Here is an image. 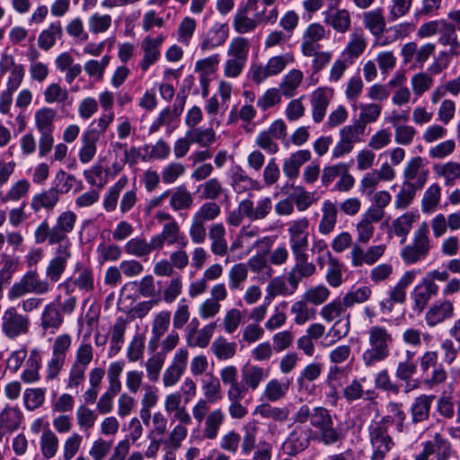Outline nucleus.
Returning <instances> with one entry per match:
<instances>
[{"label": "nucleus", "mask_w": 460, "mask_h": 460, "mask_svg": "<svg viewBox=\"0 0 460 460\" xmlns=\"http://www.w3.org/2000/svg\"><path fill=\"white\" fill-rule=\"evenodd\" d=\"M228 38V26L226 24H219L212 27L204 36L200 49L202 51L212 50L223 45Z\"/></svg>", "instance_id": "c9c22d12"}, {"label": "nucleus", "mask_w": 460, "mask_h": 460, "mask_svg": "<svg viewBox=\"0 0 460 460\" xmlns=\"http://www.w3.org/2000/svg\"><path fill=\"white\" fill-rule=\"evenodd\" d=\"M77 299L69 296L64 301L58 295L52 302L44 305L40 314V326L44 331L58 330L64 323L63 314H71L76 306Z\"/></svg>", "instance_id": "7ed1b4c3"}, {"label": "nucleus", "mask_w": 460, "mask_h": 460, "mask_svg": "<svg viewBox=\"0 0 460 460\" xmlns=\"http://www.w3.org/2000/svg\"><path fill=\"white\" fill-rule=\"evenodd\" d=\"M385 244L371 245L364 250L359 244L355 243L349 252L350 263L353 267H362L364 264L372 266L385 254Z\"/></svg>", "instance_id": "2eb2a0df"}, {"label": "nucleus", "mask_w": 460, "mask_h": 460, "mask_svg": "<svg viewBox=\"0 0 460 460\" xmlns=\"http://www.w3.org/2000/svg\"><path fill=\"white\" fill-rule=\"evenodd\" d=\"M287 283L288 280L283 276L271 279L266 287V296L264 299L270 304L271 300L278 296H287L293 295L297 288L289 286V284L288 285Z\"/></svg>", "instance_id": "a19ab883"}, {"label": "nucleus", "mask_w": 460, "mask_h": 460, "mask_svg": "<svg viewBox=\"0 0 460 460\" xmlns=\"http://www.w3.org/2000/svg\"><path fill=\"white\" fill-rule=\"evenodd\" d=\"M100 140V133L97 128H89L85 130L82 137V146L79 150L78 156L82 164L90 163L96 155L97 143Z\"/></svg>", "instance_id": "c756f323"}, {"label": "nucleus", "mask_w": 460, "mask_h": 460, "mask_svg": "<svg viewBox=\"0 0 460 460\" xmlns=\"http://www.w3.org/2000/svg\"><path fill=\"white\" fill-rule=\"evenodd\" d=\"M23 420V413L17 406L6 405L0 411V426L6 429L8 432L16 431Z\"/></svg>", "instance_id": "c03bdc74"}, {"label": "nucleus", "mask_w": 460, "mask_h": 460, "mask_svg": "<svg viewBox=\"0 0 460 460\" xmlns=\"http://www.w3.org/2000/svg\"><path fill=\"white\" fill-rule=\"evenodd\" d=\"M443 47L451 49V54L460 57V40L457 38L456 27L447 20L438 40Z\"/></svg>", "instance_id": "8fccbe9b"}, {"label": "nucleus", "mask_w": 460, "mask_h": 460, "mask_svg": "<svg viewBox=\"0 0 460 460\" xmlns=\"http://www.w3.org/2000/svg\"><path fill=\"white\" fill-rule=\"evenodd\" d=\"M288 389V382H280L276 378L270 379L264 386L261 400L270 402H278L287 395Z\"/></svg>", "instance_id": "3c124183"}, {"label": "nucleus", "mask_w": 460, "mask_h": 460, "mask_svg": "<svg viewBox=\"0 0 460 460\" xmlns=\"http://www.w3.org/2000/svg\"><path fill=\"white\" fill-rule=\"evenodd\" d=\"M189 352L186 349H179L163 374V385L164 387L174 386L184 374L187 367Z\"/></svg>", "instance_id": "a211bd4d"}, {"label": "nucleus", "mask_w": 460, "mask_h": 460, "mask_svg": "<svg viewBox=\"0 0 460 460\" xmlns=\"http://www.w3.org/2000/svg\"><path fill=\"white\" fill-rule=\"evenodd\" d=\"M40 358L38 351L33 349L26 361V367L21 375V379L26 384L35 383L40 380Z\"/></svg>", "instance_id": "e2e57ef3"}, {"label": "nucleus", "mask_w": 460, "mask_h": 460, "mask_svg": "<svg viewBox=\"0 0 460 460\" xmlns=\"http://www.w3.org/2000/svg\"><path fill=\"white\" fill-rule=\"evenodd\" d=\"M63 36V29L60 22H51L43 30L38 38V45L43 50L50 49Z\"/></svg>", "instance_id": "de8ad7c7"}, {"label": "nucleus", "mask_w": 460, "mask_h": 460, "mask_svg": "<svg viewBox=\"0 0 460 460\" xmlns=\"http://www.w3.org/2000/svg\"><path fill=\"white\" fill-rule=\"evenodd\" d=\"M304 79V74L299 69L289 70L279 83V89L286 98L294 97Z\"/></svg>", "instance_id": "ea45409f"}, {"label": "nucleus", "mask_w": 460, "mask_h": 460, "mask_svg": "<svg viewBox=\"0 0 460 460\" xmlns=\"http://www.w3.org/2000/svg\"><path fill=\"white\" fill-rule=\"evenodd\" d=\"M76 222V215L72 211L62 212L57 218L56 224L53 226L52 239L54 242H58L59 244H64L69 242L66 239L68 233L72 232Z\"/></svg>", "instance_id": "bb28decb"}, {"label": "nucleus", "mask_w": 460, "mask_h": 460, "mask_svg": "<svg viewBox=\"0 0 460 460\" xmlns=\"http://www.w3.org/2000/svg\"><path fill=\"white\" fill-rule=\"evenodd\" d=\"M220 382L227 386L226 394L243 392V385L239 381L238 369L234 365H227L219 370Z\"/></svg>", "instance_id": "864d4df0"}, {"label": "nucleus", "mask_w": 460, "mask_h": 460, "mask_svg": "<svg viewBox=\"0 0 460 460\" xmlns=\"http://www.w3.org/2000/svg\"><path fill=\"white\" fill-rule=\"evenodd\" d=\"M225 420L226 415L221 408L211 411L204 420V428L202 429L203 438L208 440L216 439Z\"/></svg>", "instance_id": "e433bc0d"}, {"label": "nucleus", "mask_w": 460, "mask_h": 460, "mask_svg": "<svg viewBox=\"0 0 460 460\" xmlns=\"http://www.w3.org/2000/svg\"><path fill=\"white\" fill-rule=\"evenodd\" d=\"M311 159L309 150H298L293 153L283 163V172L287 178L296 179L299 175L300 167Z\"/></svg>", "instance_id": "4c0bfd02"}, {"label": "nucleus", "mask_w": 460, "mask_h": 460, "mask_svg": "<svg viewBox=\"0 0 460 460\" xmlns=\"http://www.w3.org/2000/svg\"><path fill=\"white\" fill-rule=\"evenodd\" d=\"M59 200V191L57 188H50L34 195L31 201V208L35 212L41 208L51 209Z\"/></svg>", "instance_id": "49530a36"}, {"label": "nucleus", "mask_w": 460, "mask_h": 460, "mask_svg": "<svg viewBox=\"0 0 460 460\" xmlns=\"http://www.w3.org/2000/svg\"><path fill=\"white\" fill-rule=\"evenodd\" d=\"M169 195V204L173 211L188 210L193 205V194L185 186L175 188Z\"/></svg>", "instance_id": "37998d69"}, {"label": "nucleus", "mask_w": 460, "mask_h": 460, "mask_svg": "<svg viewBox=\"0 0 460 460\" xmlns=\"http://www.w3.org/2000/svg\"><path fill=\"white\" fill-rule=\"evenodd\" d=\"M239 208L243 209L245 217L250 221H260L270 216L273 209V201L269 196L262 197L256 202L244 199L239 202Z\"/></svg>", "instance_id": "dca6fc26"}, {"label": "nucleus", "mask_w": 460, "mask_h": 460, "mask_svg": "<svg viewBox=\"0 0 460 460\" xmlns=\"http://www.w3.org/2000/svg\"><path fill=\"white\" fill-rule=\"evenodd\" d=\"M332 97L333 90L330 87H319L312 93L310 103L312 118L315 123H320L324 119Z\"/></svg>", "instance_id": "412c9836"}, {"label": "nucleus", "mask_w": 460, "mask_h": 460, "mask_svg": "<svg viewBox=\"0 0 460 460\" xmlns=\"http://www.w3.org/2000/svg\"><path fill=\"white\" fill-rule=\"evenodd\" d=\"M435 176L442 179L445 186L452 187L460 181V163L447 161L437 163L432 166Z\"/></svg>", "instance_id": "7c9ffc66"}, {"label": "nucleus", "mask_w": 460, "mask_h": 460, "mask_svg": "<svg viewBox=\"0 0 460 460\" xmlns=\"http://www.w3.org/2000/svg\"><path fill=\"white\" fill-rule=\"evenodd\" d=\"M69 242L59 244L56 249L55 256L49 261L46 269V277L52 282H58L64 273L68 260L71 258Z\"/></svg>", "instance_id": "6ab92c4d"}, {"label": "nucleus", "mask_w": 460, "mask_h": 460, "mask_svg": "<svg viewBox=\"0 0 460 460\" xmlns=\"http://www.w3.org/2000/svg\"><path fill=\"white\" fill-rule=\"evenodd\" d=\"M347 307L343 300L334 299L324 305L320 311L321 317L326 323L335 321L329 330V334L334 337L336 341L346 337L350 329L349 314L344 315Z\"/></svg>", "instance_id": "20e7f679"}, {"label": "nucleus", "mask_w": 460, "mask_h": 460, "mask_svg": "<svg viewBox=\"0 0 460 460\" xmlns=\"http://www.w3.org/2000/svg\"><path fill=\"white\" fill-rule=\"evenodd\" d=\"M310 424L317 430L316 438L324 446L333 445L343 438L342 432L334 427L331 411L324 407L312 409Z\"/></svg>", "instance_id": "39448f33"}, {"label": "nucleus", "mask_w": 460, "mask_h": 460, "mask_svg": "<svg viewBox=\"0 0 460 460\" xmlns=\"http://www.w3.org/2000/svg\"><path fill=\"white\" fill-rule=\"evenodd\" d=\"M367 38L362 30H358L350 34L349 40L342 51V56L350 64L358 58L367 49Z\"/></svg>", "instance_id": "473e14b6"}, {"label": "nucleus", "mask_w": 460, "mask_h": 460, "mask_svg": "<svg viewBox=\"0 0 460 460\" xmlns=\"http://www.w3.org/2000/svg\"><path fill=\"white\" fill-rule=\"evenodd\" d=\"M171 322V313L166 310L157 313L152 322L151 333L148 347L155 350L160 339L167 332Z\"/></svg>", "instance_id": "f704fd0d"}, {"label": "nucleus", "mask_w": 460, "mask_h": 460, "mask_svg": "<svg viewBox=\"0 0 460 460\" xmlns=\"http://www.w3.org/2000/svg\"><path fill=\"white\" fill-rule=\"evenodd\" d=\"M368 348L362 354V362L367 367H373L390 356L394 336L385 326L373 325L367 332Z\"/></svg>", "instance_id": "f257e3e1"}, {"label": "nucleus", "mask_w": 460, "mask_h": 460, "mask_svg": "<svg viewBox=\"0 0 460 460\" xmlns=\"http://www.w3.org/2000/svg\"><path fill=\"white\" fill-rule=\"evenodd\" d=\"M290 312L294 315V323L296 325H304L306 322L313 320L315 316L314 309L309 308L308 303L303 298L295 301L290 307Z\"/></svg>", "instance_id": "338daca9"}, {"label": "nucleus", "mask_w": 460, "mask_h": 460, "mask_svg": "<svg viewBox=\"0 0 460 460\" xmlns=\"http://www.w3.org/2000/svg\"><path fill=\"white\" fill-rule=\"evenodd\" d=\"M436 44L433 42H425L420 46L415 41L405 43L401 49V56L404 64L413 63L419 67L424 64L435 54Z\"/></svg>", "instance_id": "9b49d317"}, {"label": "nucleus", "mask_w": 460, "mask_h": 460, "mask_svg": "<svg viewBox=\"0 0 460 460\" xmlns=\"http://www.w3.org/2000/svg\"><path fill=\"white\" fill-rule=\"evenodd\" d=\"M249 12L245 9H238L233 20L234 31L239 34H245L253 31L262 22L264 12L256 13L249 17Z\"/></svg>", "instance_id": "cd10ccee"}, {"label": "nucleus", "mask_w": 460, "mask_h": 460, "mask_svg": "<svg viewBox=\"0 0 460 460\" xmlns=\"http://www.w3.org/2000/svg\"><path fill=\"white\" fill-rule=\"evenodd\" d=\"M269 376V371L259 366H250L242 370V385L243 394L247 395L248 391L257 390L261 383Z\"/></svg>", "instance_id": "c85d7f7f"}, {"label": "nucleus", "mask_w": 460, "mask_h": 460, "mask_svg": "<svg viewBox=\"0 0 460 460\" xmlns=\"http://www.w3.org/2000/svg\"><path fill=\"white\" fill-rule=\"evenodd\" d=\"M292 190L289 198L293 200L298 211H305L314 203V192L307 191L302 186H292Z\"/></svg>", "instance_id": "0e129e2a"}, {"label": "nucleus", "mask_w": 460, "mask_h": 460, "mask_svg": "<svg viewBox=\"0 0 460 460\" xmlns=\"http://www.w3.org/2000/svg\"><path fill=\"white\" fill-rule=\"evenodd\" d=\"M226 235V230L222 223H215L208 227L210 251L214 255L223 257L227 254L228 244Z\"/></svg>", "instance_id": "2f4dec72"}, {"label": "nucleus", "mask_w": 460, "mask_h": 460, "mask_svg": "<svg viewBox=\"0 0 460 460\" xmlns=\"http://www.w3.org/2000/svg\"><path fill=\"white\" fill-rule=\"evenodd\" d=\"M31 321L28 315L20 314L13 306L7 308L1 317V330L4 336L15 340L29 332Z\"/></svg>", "instance_id": "1a4fd4ad"}, {"label": "nucleus", "mask_w": 460, "mask_h": 460, "mask_svg": "<svg viewBox=\"0 0 460 460\" xmlns=\"http://www.w3.org/2000/svg\"><path fill=\"white\" fill-rule=\"evenodd\" d=\"M295 264L287 274V280L289 286L298 288L303 279L313 276L316 271L315 265L309 261V256L306 252H292Z\"/></svg>", "instance_id": "f8f14e48"}, {"label": "nucleus", "mask_w": 460, "mask_h": 460, "mask_svg": "<svg viewBox=\"0 0 460 460\" xmlns=\"http://www.w3.org/2000/svg\"><path fill=\"white\" fill-rule=\"evenodd\" d=\"M391 423H393V420L390 415L370 423L368 427V438L372 448L370 460H384L387 453L394 447V440L388 434Z\"/></svg>", "instance_id": "f03ea898"}, {"label": "nucleus", "mask_w": 460, "mask_h": 460, "mask_svg": "<svg viewBox=\"0 0 460 460\" xmlns=\"http://www.w3.org/2000/svg\"><path fill=\"white\" fill-rule=\"evenodd\" d=\"M293 62L294 57L289 53L274 56L265 65L252 64L248 75L253 83L261 84L267 78L279 75L288 64Z\"/></svg>", "instance_id": "6e6552de"}, {"label": "nucleus", "mask_w": 460, "mask_h": 460, "mask_svg": "<svg viewBox=\"0 0 460 460\" xmlns=\"http://www.w3.org/2000/svg\"><path fill=\"white\" fill-rule=\"evenodd\" d=\"M323 22L338 33H345L351 27L350 13L344 8H327L323 12Z\"/></svg>", "instance_id": "5701e85b"}, {"label": "nucleus", "mask_w": 460, "mask_h": 460, "mask_svg": "<svg viewBox=\"0 0 460 460\" xmlns=\"http://www.w3.org/2000/svg\"><path fill=\"white\" fill-rule=\"evenodd\" d=\"M164 40L165 36L164 34H159L156 37L147 35L142 40L140 49L143 57L139 62V66L143 72H146L152 65L159 60L161 47Z\"/></svg>", "instance_id": "4468645a"}, {"label": "nucleus", "mask_w": 460, "mask_h": 460, "mask_svg": "<svg viewBox=\"0 0 460 460\" xmlns=\"http://www.w3.org/2000/svg\"><path fill=\"white\" fill-rule=\"evenodd\" d=\"M246 397L243 391L226 394V398L229 401L227 408L228 414L232 419L241 420L248 414V409L242 403V400Z\"/></svg>", "instance_id": "69168bd1"}, {"label": "nucleus", "mask_w": 460, "mask_h": 460, "mask_svg": "<svg viewBox=\"0 0 460 460\" xmlns=\"http://www.w3.org/2000/svg\"><path fill=\"white\" fill-rule=\"evenodd\" d=\"M50 290L51 286L47 280L40 279L36 270H29L10 288L7 296L13 301L30 293L43 295Z\"/></svg>", "instance_id": "423d86ee"}, {"label": "nucleus", "mask_w": 460, "mask_h": 460, "mask_svg": "<svg viewBox=\"0 0 460 460\" xmlns=\"http://www.w3.org/2000/svg\"><path fill=\"white\" fill-rule=\"evenodd\" d=\"M201 387L206 401L213 403L222 399L221 383L212 373L206 375Z\"/></svg>", "instance_id": "680f3d73"}, {"label": "nucleus", "mask_w": 460, "mask_h": 460, "mask_svg": "<svg viewBox=\"0 0 460 460\" xmlns=\"http://www.w3.org/2000/svg\"><path fill=\"white\" fill-rule=\"evenodd\" d=\"M429 225L422 222L415 230L413 242L401 251V257L406 264H413L426 258L430 249Z\"/></svg>", "instance_id": "0eeeda50"}, {"label": "nucleus", "mask_w": 460, "mask_h": 460, "mask_svg": "<svg viewBox=\"0 0 460 460\" xmlns=\"http://www.w3.org/2000/svg\"><path fill=\"white\" fill-rule=\"evenodd\" d=\"M309 220L306 217L293 220L288 228L289 244L292 252H306L308 241Z\"/></svg>", "instance_id": "f3484780"}, {"label": "nucleus", "mask_w": 460, "mask_h": 460, "mask_svg": "<svg viewBox=\"0 0 460 460\" xmlns=\"http://www.w3.org/2000/svg\"><path fill=\"white\" fill-rule=\"evenodd\" d=\"M254 415H260L263 419H270L276 422H285L289 416L287 407L273 406L268 402L257 405L253 411Z\"/></svg>", "instance_id": "5fc2aeb1"}, {"label": "nucleus", "mask_w": 460, "mask_h": 460, "mask_svg": "<svg viewBox=\"0 0 460 460\" xmlns=\"http://www.w3.org/2000/svg\"><path fill=\"white\" fill-rule=\"evenodd\" d=\"M441 199V187L438 183H432L424 191L421 199V211L424 214L434 212L438 207Z\"/></svg>", "instance_id": "052dcab7"}, {"label": "nucleus", "mask_w": 460, "mask_h": 460, "mask_svg": "<svg viewBox=\"0 0 460 460\" xmlns=\"http://www.w3.org/2000/svg\"><path fill=\"white\" fill-rule=\"evenodd\" d=\"M74 286L84 293L93 291L94 288V277L93 270L88 268H84L79 270L78 276L75 279H67L59 285V287L64 288L67 294L73 291Z\"/></svg>", "instance_id": "72a5a7b5"}, {"label": "nucleus", "mask_w": 460, "mask_h": 460, "mask_svg": "<svg viewBox=\"0 0 460 460\" xmlns=\"http://www.w3.org/2000/svg\"><path fill=\"white\" fill-rule=\"evenodd\" d=\"M339 208L336 202L324 199L321 207V218L318 232L322 235H328L333 232L338 222Z\"/></svg>", "instance_id": "393cba45"}, {"label": "nucleus", "mask_w": 460, "mask_h": 460, "mask_svg": "<svg viewBox=\"0 0 460 460\" xmlns=\"http://www.w3.org/2000/svg\"><path fill=\"white\" fill-rule=\"evenodd\" d=\"M248 269L245 263L238 262L234 264L228 270V288L231 291L243 290L244 283L248 279Z\"/></svg>", "instance_id": "6e6d98bb"}, {"label": "nucleus", "mask_w": 460, "mask_h": 460, "mask_svg": "<svg viewBox=\"0 0 460 460\" xmlns=\"http://www.w3.org/2000/svg\"><path fill=\"white\" fill-rule=\"evenodd\" d=\"M454 314V305L449 300L437 301L425 314V321L429 327H434L449 319Z\"/></svg>", "instance_id": "a878e982"}, {"label": "nucleus", "mask_w": 460, "mask_h": 460, "mask_svg": "<svg viewBox=\"0 0 460 460\" xmlns=\"http://www.w3.org/2000/svg\"><path fill=\"white\" fill-rule=\"evenodd\" d=\"M128 182V177L123 175L109 188L103 199V208L107 212H112L116 209L119 198Z\"/></svg>", "instance_id": "13d9d810"}, {"label": "nucleus", "mask_w": 460, "mask_h": 460, "mask_svg": "<svg viewBox=\"0 0 460 460\" xmlns=\"http://www.w3.org/2000/svg\"><path fill=\"white\" fill-rule=\"evenodd\" d=\"M438 286L432 280H423L411 293L413 301L412 311L417 314L423 312L432 296H437Z\"/></svg>", "instance_id": "4be33fe9"}, {"label": "nucleus", "mask_w": 460, "mask_h": 460, "mask_svg": "<svg viewBox=\"0 0 460 460\" xmlns=\"http://www.w3.org/2000/svg\"><path fill=\"white\" fill-rule=\"evenodd\" d=\"M57 111L50 107H43L35 111L34 122L39 132H53Z\"/></svg>", "instance_id": "4d7b16f0"}, {"label": "nucleus", "mask_w": 460, "mask_h": 460, "mask_svg": "<svg viewBox=\"0 0 460 460\" xmlns=\"http://www.w3.org/2000/svg\"><path fill=\"white\" fill-rule=\"evenodd\" d=\"M429 441L432 445L436 460H449L455 454L452 444L443 438L440 433H436L433 436V439Z\"/></svg>", "instance_id": "774afa93"}, {"label": "nucleus", "mask_w": 460, "mask_h": 460, "mask_svg": "<svg viewBox=\"0 0 460 460\" xmlns=\"http://www.w3.org/2000/svg\"><path fill=\"white\" fill-rule=\"evenodd\" d=\"M313 433L310 427L296 426L283 443L285 453L288 456H296L305 450L310 445Z\"/></svg>", "instance_id": "ddd939ff"}, {"label": "nucleus", "mask_w": 460, "mask_h": 460, "mask_svg": "<svg viewBox=\"0 0 460 460\" xmlns=\"http://www.w3.org/2000/svg\"><path fill=\"white\" fill-rule=\"evenodd\" d=\"M416 273L412 270L404 272L397 283L391 287L387 297L379 304L383 313L390 314L394 305H403L407 299V289L413 283Z\"/></svg>", "instance_id": "9d476101"}, {"label": "nucleus", "mask_w": 460, "mask_h": 460, "mask_svg": "<svg viewBox=\"0 0 460 460\" xmlns=\"http://www.w3.org/2000/svg\"><path fill=\"white\" fill-rule=\"evenodd\" d=\"M325 37L324 27L314 22L307 26L302 36L301 51L304 56L311 57L315 49H320L319 41Z\"/></svg>", "instance_id": "b1692460"}, {"label": "nucleus", "mask_w": 460, "mask_h": 460, "mask_svg": "<svg viewBox=\"0 0 460 460\" xmlns=\"http://www.w3.org/2000/svg\"><path fill=\"white\" fill-rule=\"evenodd\" d=\"M433 395L421 394L411 406V416L413 423L422 422L429 419Z\"/></svg>", "instance_id": "a18cd8bd"}, {"label": "nucleus", "mask_w": 460, "mask_h": 460, "mask_svg": "<svg viewBox=\"0 0 460 460\" xmlns=\"http://www.w3.org/2000/svg\"><path fill=\"white\" fill-rule=\"evenodd\" d=\"M362 22L365 29L376 36H381L385 30V18L383 15V10L376 8L371 11L364 12L362 14Z\"/></svg>", "instance_id": "58836bf2"}, {"label": "nucleus", "mask_w": 460, "mask_h": 460, "mask_svg": "<svg viewBox=\"0 0 460 460\" xmlns=\"http://www.w3.org/2000/svg\"><path fill=\"white\" fill-rule=\"evenodd\" d=\"M231 185L237 193L261 189L259 181L247 175L240 166L236 167L231 175Z\"/></svg>", "instance_id": "79ce46f5"}, {"label": "nucleus", "mask_w": 460, "mask_h": 460, "mask_svg": "<svg viewBox=\"0 0 460 460\" xmlns=\"http://www.w3.org/2000/svg\"><path fill=\"white\" fill-rule=\"evenodd\" d=\"M210 349L218 360H228L233 358L236 353V343L219 336L212 342Z\"/></svg>", "instance_id": "bf43d9fd"}, {"label": "nucleus", "mask_w": 460, "mask_h": 460, "mask_svg": "<svg viewBox=\"0 0 460 460\" xmlns=\"http://www.w3.org/2000/svg\"><path fill=\"white\" fill-rule=\"evenodd\" d=\"M59 448V439L55 431L49 428H45L40 438V449L41 455L46 459L53 458Z\"/></svg>", "instance_id": "603ef678"}, {"label": "nucleus", "mask_w": 460, "mask_h": 460, "mask_svg": "<svg viewBox=\"0 0 460 460\" xmlns=\"http://www.w3.org/2000/svg\"><path fill=\"white\" fill-rule=\"evenodd\" d=\"M216 323H211L205 325L200 330L193 329L189 332L187 335V343L190 347H198L204 349L208 347L209 341L214 334Z\"/></svg>", "instance_id": "09e8293b"}, {"label": "nucleus", "mask_w": 460, "mask_h": 460, "mask_svg": "<svg viewBox=\"0 0 460 460\" xmlns=\"http://www.w3.org/2000/svg\"><path fill=\"white\" fill-rule=\"evenodd\" d=\"M404 182L422 189L429 178V170L425 168L423 158L420 156L411 157L402 171Z\"/></svg>", "instance_id": "aec40b11"}]
</instances>
